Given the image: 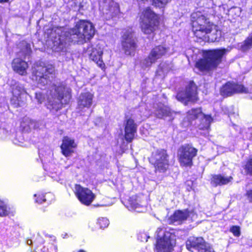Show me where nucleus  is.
<instances>
[{"instance_id":"obj_1","label":"nucleus","mask_w":252,"mask_h":252,"mask_svg":"<svg viewBox=\"0 0 252 252\" xmlns=\"http://www.w3.org/2000/svg\"><path fill=\"white\" fill-rule=\"evenodd\" d=\"M55 32L58 37L53 42L54 50L60 52L65 49L69 42L82 44L86 42L94 36L95 30L91 22L80 20L72 29L57 28Z\"/></svg>"},{"instance_id":"obj_2","label":"nucleus","mask_w":252,"mask_h":252,"mask_svg":"<svg viewBox=\"0 0 252 252\" xmlns=\"http://www.w3.org/2000/svg\"><path fill=\"white\" fill-rule=\"evenodd\" d=\"M71 90L64 83L53 84L47 92L48 109L53 112L61 110L63 105L68 104L71 98Z\"/></svg>"},{"instance_id":"obj_3","label":"nucleus","mask_w":252,"mask_h":252,"mask_svg":"<svg viewBox=\"0 0 252 252\" xmlns=\"http://www.w3.org/2000/svg\"><path fill=\"white\" fill-rule=\"evenodd\" d=\"M229 51L224 48L205 51L203 53V58L196 63L195 66L201 71L214 70L221 62L223 55Z\"/></svg>"},{"instance_id":"obj_4","label":"nucleus","mask_w":252,"mask_h":252,"mask_svg":"<svg viewBox=\"0 0 252 252\" xmlns=\"http://www.w3.org/2000/svg\"><path fill=\"white\" fill-rule=\"evenodd\" d=\"M191 22L194 34L200 39L205 38L206 34L212 31L214 26L210 22L208 15L204 12L192 13L191 15Z\"/></svg>"},{"instance_id":"obj_5","label":"nucleus","mask_w":252,"mask_h":252,"mask_svg":"<svg viewBox=\"0 0 252 252\" xmlns=\"http://www.w3.org/2000/svg\"><path fill=\"white\" fill-rule=\"evenodd\" d=\"M156 234L155 252H173L176 245L175 235L161 227L157 229Z\"/></svg>"},{"instance_id":"obj_6","label":"nucleus","mask_w":252,"mask_h":252,"mask_svg":"<svg viewBox=\"0 0 252 252\" xmlns=\"http://www.w3.org/2000/svg\"><path fill=\"white\" fill-rule=\"evenodd\" d=\"M32 80L40 87H44L51 82L55 77V70L52 66L35 65L32 68Z\"/></svg>"},{"instance_id":"obj_7","label":"nucleus","mask_w":252,"mask_h":252,"mask_svg":"<svg viewBox=\"0 0 252 252\" xmlns=\"http://www.w3.org/2000/svg\"><path fill=\"white\" fill-rule=\"evenodd\" d=\"M142 32L150 34L154 32L158 24V16L149 8H146L140 16Z\"/></svg>"},{"instance_id":"obj_8","label":"nucleus","mask_w":252,"mask_h":252,"mask_svg":"<svg viewBox=\"0 0 252 252\" xmlns=\"http://www.w3.org/2000/svg\"><path fill=\"white\" fill-rule=\"evenodd\" d=\"M168 155L163 149L157 150L152 152L149 158L150 162L153 164L156 171L165 172L169 167Z\"/></svg>"},{"instance_id":"obj_9","label":"nucleus","mask_w":252,"mask_h":252,"mask_svg":"<svg viewBox=\"0 0 252 252\" xmlns=\"http://www.w3.org/2000/svg\"><path fill=\"white\" fill-rule=\"evenodd\" d=\"M23 45L25 48L21 52L18 53V56L19 57L16 58L13 60L12 67L14 71L20 75H26L27 74V69L28 68V64L27 62L20 57L25 58L26 56L30 54L31 49L29 44L24 42L23 43Z\"/></svg>"},{"instance_id":"obj_10","label":"nucleus","mask_w":252,"mask_h":252,"mask_svg":"<svg viewBox=\"0 0 252 252\" xmlns=\"http://www.w3.org/2000/svg\"><path fill=\"white\" fill-rule=\"evenodd\" d=\"M197 150L191 145L182 146L178 150V156L181 166H190L192 164V159L196 156Z\"/></svg>"},{"instance_id":"obj_11","label":"nucleus","mask_w":252,"mask_h":252,"mask_svg":"<svg viewBox=\"0 0 252 252\" xmlns=\"http://www.w3.org/2000/svg\"><path fill=\"white\" fill-rule=\"evenodd\" d=\"M122 36V45L125 53L133 56L136 48L135 36L131 29L125 30Z\"/></svg>"},{"instance_id":"obj_12","label":"nucleus","mask_w":252,"mask_h":252,"mask_svg":"<svg viewBox=\"0 0 252 252\" xmlns=\"http://www.w3.org/2000/svg\"><path fill=\"white\" fill-rule=\"evenodd\" d=\"M186 248L191 252H213V248L202 237H189L186 242Z\"/></svg>"},{"instance_id":"obj_13","label":"nucleus","mask_w":252,"mask_h":252,"mask_svg":"<svg viewBox=\"0 0 252 252\" xmlns=\"http://www.w3.org/2000/svg\"><path fill=\"white\" fill-rule=\"evenodd\" d=\"M10 85L13 94L11 101H17V102L14 103L20 106L26 99L27 92L25 88L23 85L15 81H12Z\"/></svg>"},{"instance_id":"obj_14","label":"nucleus","mask_w":252,"mask_h":252,"mask_svg":"<svg viewBox=\"0 0 252 252\" xmlns=\"http://www.w3.org/2000/svg\"><path fill=\"white\" fill-rule=\"evenodd\" d=\"M178 100L181 101L195 102L197 100V87L193 81H190L186 88L185 92H179L176 96Z\"/></svg>"},{"instance_id":"obj_15","label":"nucleus","mask_w":252,"mask_h":252,"mask_svg":"<svg viewBox=\"0 0 252 252\" xmlns=\"http://www.w3.org/2000/svg\"><path fill=\"white\" fill-rule=\"evenodd\" d=\"M167 51V49L163 46L160 45L155 47L151 50L148 57L142 61V66L148 67L151 66L157 60L164 55Z\"/></svg>"},{"instance_id":"obj_16","label":"nucleus","mask_w":252,"mask_h":252,"mask_svg":"<svg viewBox=\"0 0 252 252\" xmlns=\"http://www.w3.org/2000/svg\"><path fill=\"white\" fill-rule=\"evenodd\" d=\"M187 119L190 122L196 119H201L202 123H204L203 126H200V128H208L212 121V118L210 115H206L204 114L200 108L196 109H192L189 111Z\"/></svg>"},{"instance_id":"obj_17","label":"nucleus","mask_w":252,"mask_h":252,"mask_svg":"<svg viewBox=\"0 0 252 252\" xmlns=\"http://www.w3.org/2000/svg\"><path fill=\"white\" fill-rule=\"evenodd\" d=\"M75 194L80 202L85 205H90L95 198V194L88 188L80 185H76Z\"/></svg>"},{"instance_id":"obj_18","label":"nucleus","mask_w":252,"mask_h":252,"mask_svg":"<svg viewBox=\"0 0 252 252\" xmlns=\"http://www.w3.org/2000/svg\"><path fill=\"white\" fill-rule=\"evenodd\" d=\"M99 9L108 18L113 17L119 12L117 3L113 0H103L99 3Z\"/></svg>"},{"instance_id":"obj_19","label":"nucleus","mask_w":252,"mask_h":252,"mask_svg":"<svg viewBox=\"0 0 252 252\" xmlns=\"http://www.w3.org/2000/svg\"><path fill=\"white\" fill-rule=\"evenodd\" d=\"M246 92V89L241 85L230 82H227L222 86L220 90V94L224 97L232 95L235 93Z\"/></svg>"},{"instance_id":"obj_20","label":"nucleus","mask_w":252,"mask_h":252,"mask_svg":"<svg viewBox=\"0 0 252 252\" xmlns=\"http://www.w3.org/2000/svg\"><path fill=\"white\" fill-rule=\"evenodd\" d=\"M76 147L77 144L73 139L65 136L63 139L61 146L62 153L66 157H70L74 152V149Z\"/></svg>"},{"instance_id":"obj_21","label":"nucleus","mask_w":252,"mask_h":252,"mask_svg":"<svg viewBox=\"0 0 252 252\" xmlns=\"http://www.w3.org/2000/svg\"><path fill=\"white\" fill-rule=\"evenodd\" d=\"M94 95L90 92L80 94L78 99V109L83 111L85 108L89 109L93 104Z\"/></svg>"},{"instance_id":"obj_22","label":"nucleus","mask_w":252,"mask_h":252,"mask_svg":"<svg viewBox=\"0 0 252 252\" xmlns=\"http://www.w3.org/2000/svg\"><path fill=\"white\" fill-rule=\"evenodd\" d=\"M137 126L134 121L131 119L127 120L125 124V138L128 142H131L136 133Z\"/></svg>"},{"instance_id":"obj_23","label":"nucleus","mask_w":252,"mask_h":252,"mask_svg":"<svg viewBox=\"0 0 252 252\" xmlns=\"http://www.w3.org/2000/svg\"><path fill=\"white\" fill-rule=\"evenodd\" d=\"M91 52L89 54L90 59L95 62L97 65L101 68H103L105 64L102 60V51L100 48H88V52Z\"/></svg>"},{"instance_id":"obj_24","label":"nucleus","mask_w":252,"mask_h":252,"mask_svg":"<svg viewBox=\"0 0 252 252\" xmlns=\"http://www.w3.org/2000/svg\"><path fill=\"white\" fill-rule=\"evenodd\" d=\"M190 212L188 209L183 211L178 210L169 218V221L171 223L175 222H181L186 220L190 215Z\"/></svg>"},{"instance_id":"obj_25","label":"nucleus","mask_w":252,"mask_h":252,"mask_svg":"<svg viewBox=\"0 0 252 252\" xmlns=\"http://www.w3.org/2000/svg\"><path fill=\"white\" fill-rule=\"evenodd\" d=\"M233 178L231 176H225L218 174L213 176L211 183L215 186L226 185L230 182Z\"/></svg>"},{"instance_id":"obj_26","label":"nucleus","mask_w":252,"mask_h":252,"mask_svg":"<svg viewBox=\"0 0 252 252\" xmlns=\"http://www.w3.org/2000/svg\"><path fill=\"white\" fill-rule=\"evenodd\" d=\"M155 115L158 118H162L164 117L168 116L171 112L170 109L162 104H159L157 105L155 111Z\"/></svg>"},{"instance_id":"obj_27","label":"nucleus","mask_w":252,"mask_h":252,"mask_svg":"<svg viewBox=\"0 0 252 252\" xmlns=\"http://www.w3.org/2000/svg\"><path fill=\"white\" fill-rule=\"evenodd\" d=\"M23 126L25 127L26 126L29 128V129H36L39 127V123L33 120H31L29 118L25 119L23 123Z\"/></svg>"},{"instance_id":"obj_28","label":"nucleus","mask_w":252,"mask_h":252,"mask_svg":"<svg viewBox=\"0 0 252 252\" xmlns=\"http://www.w3.org/2000/svg\"><path fill=\"white\" fill-rule=\"evenodd\" d=\"M170 69V66L165 63H161L157 71L158 75L162 76L167 73Z\"/></svg>"},{"instance_id":"obj_29","label":"nucleus","mask_w":252,"mask_h":252,"mask_svg":"<svg viewBox=\"0 0 252 252\" xmlns=\"http://www.w3.org/2000/svg\"><path fill=\"white\" fill-rule=\"evenodd\" d=\"M252 47V34H250L248 38L242 43L241 49L243 51H246Z\"/></svg>"},{"instance_id":"obj_30","label":"nucleus","mask_w":252,"mask_h":252,"mask_svg":"<svg viewBox=\"0 0 252 252\" xmlns=\"http://www.w3.org/2000/svg\"><path fill=\"white\" fill-rule=\"evenodd\" d=\"M244 169L247 174L252 175V158L247 161Z\"/></svg>"},{"instance_id":"obj_31","label":"nucleus","mask_w":252,"mask_h":252,"mask_svg":"<svg viewBox=\"0 0 252 252\" xmlns=\"http://www.w3.org/2000/svg\"><path fill=\"white\" fill-rule=\"evenodd\" d=\"M98 223L101 228H106L108 226L109 221L106 218H102L98 220Z\"/></svg>"},{"instance_id":"obj_32","label":"nucleus","mask_w":252,"mask_h":252,"mask_svg":"<svg viewBox=\"0 0 252 252\" xmlns=\"http://www.w3.org/2000/svg\"><path fill=\"white\" fill-rule=\"evenodd\" d=\"M35 98L39 104H41L45 99L44 94L40 92H36Z\"/></svg>"},{"instance_id":"obj_33","label":"nucleus","mask_w":252,"mask_h":252,"mask_svg":"<svg viewBox=\"0 0 252 252\" xmlns=\"http://www.w3.org/2000/svg\"><path fill=\"white\" fill-rule=\"evenodd\" d=\"M230 231L236 237H239L241 234L240 228L238 226H232L230 228Z\"/></svg>"},{"instance_id":"obj_34","label":"nucleus","mask_w":252,"mask_h":252,"mask_svg":"<svg viewBox=\"0 0 252 252\" xmlns=\"http://www.w3.org/2000/svg\"><path fill=\"white\" fill-rule=\"evenodd\" d=\"M9 210L7 206H0V216H3L8 215Z\"/></svg>"},{"instance_id":"obj_35","label":"nucleus","mask_w":252,"mask_h":252,"mask_svg":"<svg viewBox=\"0 0 252 252\" xmlns=\"http://www.w3.org/2000/svg\"><path fill=\"white\" fill-rule=\"evenodd\" d=\"M71 3V6L74 9V10H76L80 7L81 0H72Z\"/></svg>"},{"instance_id":"obj_36","label":"nucleus","mask_w":252,"mask_h":252,"mask_svg":"<svg viewBox=\"0 0 252 252\" xmlns=\"http://www.w3.org/2000/svg\"><path fill=\"white\" fill-rule=\"evenodd\" d=\"M149 237L145 233H140L138 236V239L142 242H147Z\"/></svg>"},{"instance_id":"obj_37","label":"nucleus","mask_w":252,"mask_h":252,"mask_svg":"<svg viewBox=\"0 0 252 252\" xmlns=\"http://www.w3.org/2000/svg\"><path fill=\"white\" fill-rule=\"evenodd\" d=\"M135 213L144 212L146 211V208L144 207V206H135Z\"/></svg>"},{"instance_id":"obj_38","label":"nucleus","mask_w":252,"mask_h":252,"mask_svg":"<svg viewBox=\"0 0 252 252\" xmlns=\"http://www.w3.org/2000/svg\"><path fill=\"white\" fill-rule=\"evenodd\" d=\"M46 196H41L40 197H38V200H36L35 202L38 204H42L46 202Z\"/></svg>"},{"instance_id":"obj_39","label":"nucleus","mask_w":252,"mask_h":252,"mask_svg":"<svg viewBox=\"0 0 252 252\" xmlns=\"http://www.w3.org/2000/svg\"><path fill=\"white\" fill-rule=\"evenodd\" d=\"M135 206H127V209L133 213L135 212Z\"/></svg>"},{"instance_id":"obj_40","label":"nucleus","mask_w":252,"mask_h":252,"mask_svg":"<svg viewBox=\"0 0 252 252\" xmlns=\"http://www.w3.org/2000/svg\"><path fill=\"white\" fill-rule=\"evenodd\" d=\"M216 34H218V33H217ZM212 40V41H216L218 39V35H217L215 37H213V34H212L209 37Z\"/></svg>"},{"instance_id":"obj_41","label":"nucleus","mask_w":252,"mask_h":252,"mask_svg":"<svg viewBox=\"0 0 252 252\" xmlns=\"http://www.w3.org/2000/svg\"><path fill=\"white\" fill-rule=\"evenodd\" d=\"M248 196L250 200L252 202V190L248 192Z\"/></svg>"},{"instance_id":"obj_42","label":"nucleus","mask_w":252,"mask_h":252,"mask_svg":"<svg viewBox=\"0 0 252 252\" xmlns=\"http://www.w3.org/2000/svg\"><path fill=\"white\" fill-rule=\"evenodd\" d=\"M9 0H0V3H4V2H7Z\"/></svg>"},{"instance_id":"obj_43","label":"nucleus","mask_w":252,"mask_h":252,"mask_svg":"<svg viewBox=\"0 0 252 252\" xmlns=\"http://www.w3.org/2000/svg\"><path fill=\"white\" fill-rule=\"evenodd\" d=\"M6 203V202L4 201L0 200V204H4V203Z\"/></svg>"},{"instance_id":"obj_44","label":"nucleus","mask_w":252,"mask_h":252,"mask_svg":"<svg viewBox=\"0 0 252 252\" xmlns=\"http://www.w3.org/2000/svg\"><path fill=\"white\" fill-rule=\"evenodd\" d=\"M77 252H86L83 250H80Z\"/></svg>"},{"instance_id":"obj_45","label":"nucleus","mask_w":252,"mask_h":252,"mask_svg":"<svg viewBox=\"0 0 252 252\" xmlns=\"http://www.w3.org/2000/svg\"><path fill=\"white\" fill-rule=\"evenodd\" d=\"M47 196H52V195L51 194H49L47 195Z\"/></svg>"},{"instance_id":"obj_46","label":"nucleus","mask_w":252,"mask_h":252,"mask_svg":"<svg viewBox=\"0 0 252 252\" xmlns=\"http://www.w3.org/2000/svg\"><path fill=\"white\" fill-rule=\"evenodd\" d=\"M46 203H51L52 202H47Z\"/></svg>"},{"instance_id":"obj_47","label":"nucleus","mask_w":252,"mask_h":252,"mask_svg":"<svg viewBox=\"0 0 252 252\" xmlns=\"http://www.w3.org/2000/svg\"><path fill=\"white\" fill-rule=\"evenodd\" d=\"M219 36H220V32H219Z\"/></svg>"}]
</instances>
